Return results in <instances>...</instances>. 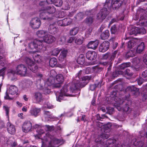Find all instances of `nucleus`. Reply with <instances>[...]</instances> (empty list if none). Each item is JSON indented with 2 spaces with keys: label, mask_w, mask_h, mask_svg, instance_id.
<instances>
[{
  "label": "nucleus",
  "mask_w": 147,
  "mask_h": 147,
  "mask_svg": "<svg viewBox=\"0 0 147 147\" xmlns=\"http://www.w3.org/2000/svg\"><path fill=\"white\" fill-rule=\"evenodd\" d=\"M32 127V123L28 121H25L22 125V130L24 132H28L30 131Z\"/></svg>",
  "instance_id": "ddd939ff"
},
{
  "label": "nucleus",
  "mask_w": 147,
  "mask_h": 147,
  "mask_svg": "<svg viewBox=\"0 0 147 147\" xmlns=\"http://www.w3.org/2000/svg\"><path fill=\"white\" fill-rule=\"evenodd\" d=\"M7 130L8 132L12 135L14 134L16 132V129L15 126L10 122L7 124Z\"/></svg>",
  "instance_id": "f3484780"
},
{
  "label": "nucleus",
  "mask_w": 147,
  "mask_h": 147,
  "mask_svg": "<svg viewBox=\"0 0 147 147\" xmlns=\"http://www.w3.org/2000/svg\"><path fill=\"white\" fill-rule=\"evenodd\" d=\"M111 32L112 34H115L117 31L116 27L115 25L111 27Z\"/></svg>",
  "instance_id": "a18cd8bd"
},
{
  "label": "nucleus",
  "mask_w": 147,
  "mask_h": 147,
  "mask_svg": "<svg viewBox=\"0 0 147 147\" xmlns=\"http://www.w3.org/2000/svg\"><path fill=\"white\" fill-rule=\"evenodd\" d=\"M40 111L41 109L40 108H33L30 110L29 112L31 115L36 117L38 115V114Z\"/></svg>",
  "instance_id": "4be33fe9"
},
{
  "label": "nucleus",
  "mask_w": 147,
  "mask_h": 147,
  "mask_svg": "<svg viewBox=\"0 0 147 147\" xmlns=\"http://www.w3.org/2000/svg\"><path fill=\"white\" fill-rule=\"evenodd\" d=\"M93 21V19L92 17H90L87 18L85 20V22L88 25L92 24Z\"/></svg>",
  "instance_id": "f704fd0d"
},
{
  "label": "nucleus",
  "mask_w": 147,
  "mask_h": 147,
  "mask_svg": "<svg viewBox=\"0 0 147 147\" xmlns=\"http://www.w3.org/2000/svg\"><path fill=\"white\" fill-rule=\"evenodd\" d=\"M39 17L41 19L44 20H50L52 19L51 17H48L47 16V14L46 12L45 11V9L40 11L39 14Z\"/></svg>",
  "instance_id": "6ab92c4d"
},
{
  "label": "nucleus",
  "mask_w": 147,
  "mask_h": 147,
  "mask_svg": "<svg viewBox=\"0 0 147 147\" xmlns=\"http://www.w3.org/2000/svg\"><path fill=\"white\" fill-rule=\"evenodd\" d=\"M41 23L40 19L37 18H35L32 19L31 20L30 25L33 29H38L40 26Z\"/></svg>",
  "instance_id": "9d476101"
},
{
  "label": "nucleus",
  "mask_w": 147,
  "mask_h": 147,
  "mask_svg": "<svg viewBox=\"0 0 147 147\" xmlns=\"http://www.w3.org/2000/svg\"><path fill=\"white\" fill-rule=\"evenodd\" d=\"M46 83L48 86H50L52 84H54L53 78L52 77H50L47 80Z\"/></svg>",
  "instance_id": "79ce46f5"
},
{
  "label": "nucleus",
  "mask_w": 147,
  "mask_h": 147,
  "mask_svg": "<svg viewBox=\"0 0 147 147\" xmlns=\"http://www.w3.org/2000/svg\"><path fill=\"white\" fill-rule=\"evenodd\" d=\"M44 93L46 94H49L51 91L49 89H45L44 90Z\"/></svg>",
  "instance_id": "e2e57ef3"
},
{
  "label": "nucleus",
  "mask_w": 147,
  "mask_h": 147,
  "mask_svg": "<svg viewBox=\"0 0 147 147\" xmlns=\"http://www.w3.org/2000/svg\"><path fill=\"white\" fill-rule=\"evenodd\" d=\"M110 53H107L103 55L102 59H107L108 58L110 57Z\"/></svg>",
  "instance_id": "3c124183"
},
{
  "label": "nucleus",
  "mask_w": 147,
  "mask_h": 147,
  "mask_svg": "<svg viewBox=\"0 0 147 147\" xmlns=\"http://www.w3.org/2000/svg\"><path fill=\"white\" fill-rule=\"evenodd\" d=\"M96 53L94 51H88L86 53V57L89 60H93L96 59Z\"/></svg>",
  "instance_id": "dca6fc26"
},
{
  "label": "nucleus",
  "mask_w": 147,
  "mask_h": 147,
  "mask_svg": "<svg viewBox=\"0 0 147 147\" xmlns=\"http://www.w3.org/2000/svg\"><path fill=\"white\" fill-rule=\"evenodd\" d=\"M117 53V51H115L112 54V55H111L110 59L112 60L113 59L116 57V55Z\"/></svg>",
  "instance_id": "603ef678"
},
{
  "label": "nucleus",
  "mask_w": 147,
  "mask_h": 147,
  "mask_svg": "<svg viewBox=\"0 0 147 147\" xmlns=\"http://www.w3.org/2000/svg\"><path fill=\"white\" fill-rule=\"evenodd\" d=\"M109 36V31L108 30H106L101 34L100 37L102 39L105 40L107 39Z\"/></svg>",
  "instance_id": "bb28decb"
},
{
  "label": "nucleus",
  "mask_w": 147,
  "mask_h": 147,
  "mask_svg": "<svg viewBox=\"0 0 147 147\" xmlns=\"http://www.w3.org/2000/svg\"><path fill=\"white\" fill-rule=\"evenodd\" d=\"M98 40L90 42L88 44V47L93 49H96L98 45Z\"/></svg>",
  "instance_id": "aec40b11"
},
{
  "label": "nucleus",
  "mask_w": 147,
  "mask_h": 147,
  "mask_svg": "<svg viewBox=\"0 0 147 147\" xmlns=\"http://www.w3.org/2000/svg\"><path fill=\"white\" fill-rule=\"evenodd\" d=\"M144 48V44L143 42L139 44L136 49V52L137 53H140L143 50Z\"/></svg>",
  "instance_id": "393cba45"
},
{
  "label": "nucleus",
  "mask_w": 147,
  "mask_h": 147,
  "mask_svg": "<svg viewBox=\"0 0 147 147\" xmlns=\"http://www.w3.org/2000/svg\"><path fill=\"white\" fill-rule=\"evenodd\" d=\"M33 57L35 61L38 63H40L41 61V57L39 55L36 53H34L33 55Z\"/></svg>",
  "instance_id": "c85d7f7f"
},
{
  "label": "nucleus",
  "mask_w": 147,
  "mask_h": 147,
  "mask_svg": "<svg viewBox=\"0 0 147 147\" xmlns=\"http://www.w3.org/2000/svg\"><path fill=\"white\" fill-rule=\"evenodd\" d=\"M96 87V84L91 85L90 86V89L92 91H93L94 90Z\"/></svg>",
  "instance_id": "680f3d73"
},
{
  "label": "nucleus",
  "mask_w": 147,
  "mask_h": 147,
  "mask_svg": "<svg viewBox=\"0 0 147 147\" xmlns=\"http://www.w3.org/2000/svg\"><path fill=\"white\" fill-rule=\"evenodd\" d=\"M47 107L49 109H52L54 108V106L52 105L49 102H47L46 104Z\"/></svg>",
  "instance_id": "bf43d9fd"
},
{
  "label": "nucleus",
  "mask_w": 147,
  "mask_h": 147,
  "mask_svg": "<svg viewBox=\"0 0 147 147\" xmlns=\"http://www.w3.org/2000/svg\"><path fill=\"white\" fill-rule=\"evenodd\" d=\"M119 105H121L124 104L122 109L124 111H125L127 113H129L131 112V109L129 107V105L131 103L130 100H128V99H125L124 100L120 99L119 102H118Z\"/></svg>",
  "instance_id": "423d86ee"
},
{
  "label": "nucleus",
  "mask_w": 147,
  "mask_h": 147,
  "mask_svg": "<svg viewBox=\"0 0 147 147\" xmlns=\"http://www.w3.org/2000/svg\"><path fill=\"white\" fill-rule=\"evenodd\" d=\"M85 61V58L84 55L80 54L78 57L77 61L78 63L82 65L84 63Z\"/></svg>",
  "instance_id": "cd10ccee"
},
{
  "label": "nucleus",
  "mask_w": 147,
  "mask_h": 147,
  "mask_svg": "<svg viewBox=\"0 0 147 147\" xmlns=\"http://www.w3.org/2000/svg\"><path fill=\"white\" fill-rule=\"evenodd\" d=\"M44 42L43 41L40 40H35L33 42L30 43L28 45L29 48L30 49H37L38 51L44 50L45 47H44L43 44Z\"/></svg>",
  "instance_id": "20e7f679"
},
{
  "label": "nucleus",
  "mask_w": 147,
  "mask_h": 147,
  "mask_svg": "<svg viewBox=\"0 0 147 147\" xmlns=\"http://www.w3.org/2000/svg\"><path fill=\"white\" fill-rule=\"evenodd\" d=\"M135 32H133L132 34H136L137 33L144 34L146 33V30L144 28H136L134 29Z\"/></svg>",
  "instance_id": "b1692460"
},
{
  "label": "nucleus",
  "mask_w": 147,
  "mask_h": 147,
  "mask_svg": "<svg viewBox=\"0 0 147 147\" xmlns=\"http://www.w3.org/2000/svg\"><path fill=\"white\" fill-rule=\"evenodd\" d=\"M79 28L78 27H75L71 29L70 31V34L71 35H75L78 32Z\"/></svg>",
  "instance_id": "72a5a7b5"
},
{
  "label": "nucleus",
  "mask_w": 147,
  "mask_h": 147,
  "mask_svg": "<svg viewBox=\"0 0 147 147\" xmlns=\"http://www.w3.org/2000/svg\"><path fill=\"white\" fill-rule=\"evenodd\" d=\"M16 70L17 74H19L22 76H25L27 75L28 73L26 67L24 65L20 64L18 65Z\"/></svg>",
  "instance_id": "1a4fd4ad"
},
{
  "label": "nucleus",
  "mask_w": 147,
  "mask_h": 147,
  "mask_svg": "<svg viewBox=\"0 0 147 147\" xmlns=\"http://www.w3.org/2000/svg\"><path fill=\"white\" fill-rule=\"evenodd\" d=\"M57 26L55 23L50 24L48 27V31L50 34H55L57 33Z\"/></svg>",
  "instance_id": "a211bd4d"
},
{
  "label": "nucleus",
  "mask_w": 147,
  "mask_h": 147,
  "mask_svg": "<svg viewBox=\"0 0 147 147\" xmlns=\"http://www.w3.org/2000/svg\"><path fill=\"white\" fill-rule=\"evenodd\" d=\"M44 113L46 115L47 117L49 118L50 119L53 118V116L51 113L49 111H45Z\"/></svg>",
  "instance_id": "a19ab883"
},
{
  "label": "nucleus",
  "mask_w": 147,
  "mask_h": 147,
  "mask_svg": "<svg viewBox=\"0 0 147 147\" xmlns=\"http://www.w3.org/2000/svg\"><path fill=\"white\" fill-rule=\"evenodd\" d=\"M26 63L28 65V68L32 72H36L37 71L38 67L36 64L34 63V62L29 57H26L24 59Z\"/></svg>",
  "instance_id": "0eeeda50"
},
{
  "label": "nucleus",
  "mask_w": 147,
  "mask_h": 147,
  "mask_svg": "<svg viewBox=\"0 0 147 147\" xmlns=\"http://www.w3.org/2000/svg\"><path fill=\"white\" fill-rule=\"evenodd\" d=\"M118 45V44L117 42H115L113 45L112 47L113 49H115Z\"/></svg>",
  "instance_id": "774afa93"
},
{
  "label": "nucleus",
  "mask_w": 147,
  "mask_h": 147,
  "mask_svg": "<svg viewBox=\"0 0 147 147\" xmlns=\"http://www.w3.org/2000/svg\"><path fill=\"white\" fill-rule=\"evenodd\" d=\"M74 37H71L69 38L68 42L69 43H71L74 41Z\"/></svg>",
  "instance_id": "338daca9"
},
{
  "label": "nucleus",
  "mask_w": 147,
  "mask_h": 147,
  "mask_svg": "<svg viewBox=\"0 0 147 147\" xmlns=\"http://www.w3.org/2000/svg\"><path fill=\"white\" fill-rule=\"evenodd\" d=\"M54 3L55 5L57 7L61 6L63 3L61 0H55Z\"/></svg>",
  "instance_id": "37998d69"
},
{
  "label": "nucleus",
  "mask_w": 147,
  "mask_h": 147,
  "mask_svg": "<svg viewBox=\"0 0 147 147\" xmlns=\"http://www.w3.org/2000/svg\"><path fill=\"white\" fill-rule=\"evenodd\" d=\"M142 76L143 78L147 77V69L143 71L142 73Z\"/></svg>",
  "instance_id": "052dcab7"
},
{
  "label": "nucleus",
  "mask_w": 147,
  "mask_h": 147,
  "mask_svg": "<svg viewBox=\"0 0 147 147\" xmlns=\"http://www.w3.org/2000/svg\"><path fill=\"white\" fill-rule=\"evenodd\" d=\"M57 59L55 58H51L49 62V65L52 67H55L57 64Z\"/></svg>",
  "instance_id": "7c9ffc66"
},
{
  "label": "nucleus",
  "mask_w": 147,
  "mask_h": 147,
  "mask_svg": "<svg viewBox=\"0 0 147 147\" xmlns=\"http://www.w3.org/2000/svg\"><path fill=\"white\" fill-rule=\"evenodd\" d=\"M57 24L59 26H65L64 24L63 20L58 21L57 22Z\"/></svg>",
  "instance_id": "6e6d98bb"
},
{
  "label": "nucleus",
  "mask_w": 147,
  "mask_h": 147,
  "mask_svg": "<svg viewBox=\"0 0 147 147\" xmlns=\"http://www.w3.org/2000/svg\"><path fill=\"white\" fill-rule=\"evenodd\" d=\"M15 74H17L16 70L14 71L12 69H9L7 70V74L8 76L10 75L13 76Z\"/></svg>",
  "instance_id": "4c0bfd02"
},
{
  "label": "nucleus",
  "mask_w": 147,
  "mask_h": 147,
  "mask_svg": "<svg viewBox=\"0 0 147 147\" xmlns=\"http://www.w3.org/2000/svg\"><path fill=\"white\" fill-rule=\"evenodd\" d=\"M65 58L64 57L60 54L59 57L58 59L59 61H62Z\"/></svg>",
  "instance_id": "69168bd1"
},
{
  "label": "nucleus",
  "mask_w": 147,
  "mask_h": 147,
  "mask_svg": "<svg viewBox=\"0 0 147 147\" xmlns=\"http://www.w3.org/2000/svg\"><path fill=\"white\" fill-rule=\"evenodd\" d=\"M126 91L134 92H138L139 89L134 86L127 87L126 89Z\"/></svg>",
  "instance_id": "2f4dec72"
},
{
  "label": "nucleus",
  "mask_w": 147,
  "mask_h": 147,
  "mask_svg": "<svg viewBox=\"0 0 147 147\" xmlns=\"http://www.w3.org/2000/svg\"><path fill=\"white\" fill-rule=\"evenodd\" d=\"M130 66L129 63H125L122 64L120 66V68L121 69H124L126 67H129Z\"/></svg>",
  "instance_id": "49530a36"
},
{
  "label": "nucleus",
  "mask_w": 147,
  "mask_h": 147,
  "mask_svg": "<svg viewBox=\"0 0 147 147\" xmlns=\"http://www.w3.org/2000/svg\"><path fill=\"white\" fill-rule=\"evenodd\" d=\"M45 11L46 12L47 14H52L55 12L56 9L53 6H49L46 7L45 8Z\"/></svg>",
  "instance_id": "412c9836"
},
{
  "label": "nucleus",
  "mask_w": 147,
  "mask_h": 147,
  "mask_svg": "<svg viewBox=\"0 0 147 147\" xmlns=\"http://www.w3.org/2000/svg\"><path fill=\"white\" fill-rule=\"evenodd\" d=\"M68 86L65 85L61 90L60 94L58 95V93H56L57 100L59 102L64 99V97L66 96H71V95L69 93V91L68 90Z\"/></svg>",
  "instance_id": "7ed1b4c3"
},
{
  "label": "nucleus",
  "mask_w": 147,
  "mask_h": 147,
  "mask_svg": "<svg viewBox=\"0 0 147 147\" xmlns=\"http://www.w3.org/2000/svg\"><path fill=\"white\" fill-rule=\"evenodd\" d=\"M136 44L134 40H130L127 43V47L130 49L132 48Z\"/></svg>",
  "instance_id": "e433bc0d"
},
{
  "label": "nucleus",
  "mask_w": 147,
  "mask_h": 147,
  "mask_svg": "<svg viewBox=\"0 0 147 147\" xmlns=\"http://www.w3.org/2000/svg\"><path fill=\"white\" fill-rule=\"evenodd\" d=\"M44 129L46 131H51L54 130L53 126H50L49 125H46L44 127Z\"/></svg>",
  "instance_id": "ea45409f"
},
{
  "label": "nucleus",
  "mask_w": 147,
  "mask_h": 147,
  "mask_svg": "<svg viewBox=\"0 0 147 147\" xmlns=\"http://www.w3.org/2000/svg\"><path fill=\"white\" fill-rule=\"evenodd\" d=\"M108 12L106 8L104 7L100 10L97 15L96 18L100 22H102L105 19L108 14Z\"/></svg>",
  "instance_id": "6e6552de"
},
{
  "label": "nucleus",
  "mask_w": 147,
  "mask_h": 147,
  "mask_svg": "<svg viewBox=\"0 0 147 147\" xmlns=\"http://www.w3.org/2000/svg\"><path fill=\"white\" fill-rule=\"evenodd\" d=\"M34 96L35 99L37 102H40L42 100V94L39 92H35Z\"/></svg>",
  "instance_id": "5701e85b"
},
{
  "label": "nucleus",
  "mask_w": 147,
  "mask_h": 147,
  "mask_svg": "<svg viewBox=\"0 0 147 147\" xmlns=\"http://www.w3.org/2000/svg\"><path fill=\"white\" fill-rule=\"evenodd\" d=\"M5 68L4 67L0 70V76H3L5 74Z\"/></svg>",
  "instance_id": "5fc2aeb1"
},
{
  "label": "nucleus",
  "mask_w": 147,
  "mask_h": 147,
  "mask_svg": "<svg viewBox=\"0 0 147 147\" xmlns=\"http://www.w3.org/2000/svg\"><path fill=\"white\" fill-rule=\"evenodd\" d=\"M96 68L94 67L90 68L88 67L85 69H84L82 70L83 73H85L86 74H90L92 73L95 71Z\"/></svg>",
  "instance_id": "a878e982"
},
{
  "label": "nucleus",
  "mask_w": 147,
  "mask_h": 147,
  "mask_svg": "<svg viewBox=\"0 0 147 147\" xmlns=\"http://www.w3.org/2000/svg\"><path fill=\"white\" fill-rule=\"evenodd\" d=\"M136 81L139 85H140L142 83V79L141 78L137 79Z\"/></svg>",
  "instance_id": "13d9d810"
},
{
  "label": "nucleus",
  "mask_w": 147,
  "mask_h": 147,
  "mask_svg": "<svg viewBox=\"0 0 147 147\" xmlns=\"http://www.w3.org/2000/svg\"><path fill=\"white\" fill-rule=\"evenodd\" d=\"M82 71L80 70L76 75V78L72 82V84L70 87L69 92L72 93H76L77 90L80 87H83L84 86L82 85V82L84 80H89L90 78L87 76L83 77L82 80L80 79V76L82 74Z\"/></svg>",
  "instance_id": "f03ea898"
},
{
  "label": "nucleus",
  "mask_w": 147,
  "mask_h": 147,
  "mask_svg": "<svg viewBox=\"0 0 147 147\" xmlns=\"http://www.w3.org/2000/svg\"><path fill=\"white\" fill-rule=\"evenodd\" d=\"M143 61L147 65V55H145L143 57Z\"/></svg>",
  "instance_id": "0e129e2a"
},
{
  "label": "nucleus",
  "mask_w": 147,
  "mask_h": 147,
  "mask_svg": "<svg viewBox=\"0 0 147 147\" xmlns=\"http://www.w3.org/2000/svg\"><path fill=\"white\" fill-rule=\"evenodd\" d=\"M44 42L47 43H52L55 41V38L50 34L46 35L43 37Z\"/></svg>",
  "instance_id": "2eb2a0df"
},
{
  "label": "nucleus",
  "mask_w": 147,
  "mask_h": 147,
  "mask_svg": "<svg viewBox=\"0 0 147 147\" xmlns=\"http://www.w3.org/2000/svg\"><path fill=\"white\" fill-rule=\"evenodd\" d=\"M121 3L122 1L120 0L113 1L112 0H106L104 6L108 8L112 7L113 9H116L121 6Z\"/></svg>",
  "instance_id": "39448f33"
},
{
  "label": "nucleus",
  "mask_w": 147,
  "mask_h": 147,
  "mask_svg": "<svg viewBox=\"0 0 147 147\" xmlns=\"http://www.w3.org/2000/svg\"><path fill=\"white\" fill-rule=\"evenodd\" d=\"M47 33V32L43 30H39L37 32L36 34L39 37H41Z\"/></svg>",
  "instance_id": "c9c22d12"
},
{
  "label": "nucleus",
  "mask_w": 147,
  "mask_h": 147,
  "mask_svg": "<svg viewBox=\"0 0 147 147\" xmlns=\"http://www.w3.org/2000/svg\"><path fill=\"white\" fill-rule=\"evenodd\" d=\"M63 20L65 26L70 24L72 22V19L70 18H65L63 19Z\"/></svg>",
  "instance_id": "473e14b6"
},
{
  "label": "nucleus",
  "mask_w": 147,
  "mask_h": 147,
  "mask_svg": "<svg viewBox=\"0 0 147 147\" xmlns=\"http://www.w3.org/2000/svg\"><path fill=\"white\" fill-rule=\"evenodd\" d=\"M3 109L6 112V115L7 117H9V108L6 106H4L3 107Z\"/></svg>",
  "instance_id": "09e8293b"
},
{
  "label": "nucleus",
  "mask_w": 147,
  "mask_h": 147,
  "mask_svg": "<svg viewBox=\"0 0 147 147\" xmlns=\"http://www.w3.org/2000/svg\"><path fill=\"white\" fill-rule=\"evenodd\" d=\"M100 137L103 138V139H107L109 137V133L106 134L105 132V133H102Z\"/></svg>",
  "instance_id": "c03bdc74"
},
{
  "label": "nucleus",
  "mask_w": 147,
  "mask_h": 147,
  "mask_svg": "<svg viewBox=\"0 0 147 147\" xmlns=\"http://www.w3.org/2000/svg\"><path fill=\"white\" fill-rule=\"evenodd\" d=\"M75 43L77 45H81L83 42V40L81 38H77L75 40Z\"/></svg>",
  "instance_id": "de8ad7c7"
},
{
  "label": "nucleus",
  "mask_w": 147,
  "mask_h": 147,
  "mask_svg": "<svg viewBox=\"0 0 147 147\" xmlns=\"http://www.w3.org/2000/svg\"><path fill=\"white\" fill-rule=\"evenodd\" d=\"M60 50L58 48L53 49L52 51L51 55L53 56H57L60 52Z\"/></svg>",
  "instance_id": "58836bf2"
},
{
  "label": "nucleus",
  "mask_w": 147,
  "mask_h": 147,
  "mask_svg": "<svg viewBox=\"0 0 147 147\" xmlns=\"http://www.w3.org/2000/svg\"><path fill=\"white\" fill-rule=\"evenodd\" d=\"M18 90L17 88L14 85L11 86L7 90L6 93V96L5 97V98L6 99L10 98L9 96L7 93L11 95H14L16 94Z\"/></svg>",
  "instance_id": "9b49d317"
},
{
  "label": "nucleus",
  "mask_w": 147,
  "mask_h": 147,
  "mask_svg": "<svg viewBox=\"0 0 147 147\" xmlns=\"http://www.w3.org/2000/svg\"><path fill=\"white\" fill-rule=\"evenodd\" d=\"M67 53V50H64L61 52L60 54L65 57Z\"/></svg>",
  "instance_id": "4d7b16f0"
},
{
  "label": "nucleus",
  "mask_w": 147,
  "mask_h": 147,
  "mask_svg": "<svg viewBox=\"0 0 147 147\" xmlns=\"http://www.w3.org/2000/svg\"><path fill=\"white\" fill-rule=\"evenodd\" d=\"M125 74L129 76H131L133 74L129 69H127L125 71Z\"/></svg>",
  "instance_id": "864d4df0"
},
{
  "label": "nucleus",
  "mask_w": 147,
  "mask_h": 147,
  "mask_svg": "<svg viewBox=\"0 0 147 147\" xmlns=\"http://www.w3.org/2000/svg\"><path fill=\"white\" fill-rule=\"evenodd\" d=\"M64 80V77L61 74H58L56 76V80H55V84L54 86L55 88H59L60 87L61 84L62 83Z\"/></svg>",
  "instance_id": "f8f14e48"
},
{
  "label": "nucleus",
  "mask_w": 147,
  "mask_h": 147,
  "mask_svg": "<svg viewBox=\"0 0 147 147\" xmlns=\"http://www.w3.org/2000/svg\"><path fill=\"white\" fill-rule=\"evenodd\" d=\"M39 134L41 135V138L42 140V146L41 147H43V146L45 144H49V146L51 147H57L56 145L59 142L58 140L48 133L47 134H44V131L42 129H40Z\"/></svg>",
  "instance_id": "f257e3e1"
},
{
  "label": "nucleus",
  "mask_w": 147,
  "mask_h": 147,
  "mask_svg": "<svg viewBox=\"0 0 147 147\" xmlns=\"http://www.w3.org/2000/svg\"><path fill=\"white\" fill-rule=\"evenodd\" d=\"M136 53L135 50H131L127 52L125 54V57L127 58H128L130 57H134Z\"/></svg>",
  "instance_id": "c756f323"
},
{
  "label": "nucleus",
  "mask_w": 147,
  "mask_h": 147,
  "mask_svg": "<svg viewBox=\"0 0 147 147\" xmlns=\"http://www.w3.org/2000/svg\"><path fill=\"white\" fill-rule=\"evenodd\" d=\"M109 42L108 41H105L102 43L99 47V51L102 52H105L109 48Z\"/></svg>",
  "instance_id": "4468645a"
},
{
  "label": "nucleus",
  "mask_w": 147,
  "mask_h": 147,
  "mask_svg": "<svg viewBox=\"0 0 147 147\" xmlns=\"http://www.w3.org/2000/svg\"><path fill=\"white\" fill-rule=\"evenodd\" d=\"M92 31V28H90L88 29L86 31L85 34L87 37H89V35L91 34Z\"/></svg>",
  "instance_id": "8fccbe9b"
}]
</instances>
